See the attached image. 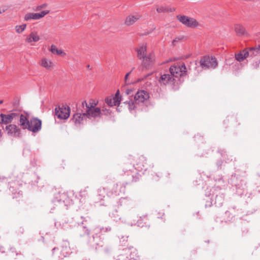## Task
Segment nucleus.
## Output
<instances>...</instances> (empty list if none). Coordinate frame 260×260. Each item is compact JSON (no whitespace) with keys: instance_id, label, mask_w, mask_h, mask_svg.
<instances>
[{"instance_id":"obj_20","label":"nucleus","mask_w":260,"mask_h":260,"mask_svg":"<svg viewBox=\"0 0 260 260\" xmlns=\"http://www.w3.org/2000/svg\"><path fill=\"white\" fill-rule=\"evenodd\" d=\"M141 18V16L139 15H129L126 17L125 20V24L126 25L129 26L133 25L138 20Z\"/></svg>"},{"instance_id":"obj_10","label":"nucleus","mask_w":260,"mask_h":260,"mask_svg":"<svg viewBox=\"0 0 260 260\" xmlns=\"http://www.w3.org/2000/svg\"><path fill=\"white\" fill-rule=\"evenodd\" d=\"M49 13V11L45 10L41 11L40 13H28L26 14L24 17L25 21H29L30 20H38L44 17Z\"/></svg>"},{"instance_id":"obj_46","label":"nucleus","mask_w":260,"mask_h":260,"mask_svg":"<svg viewBox=\"0 0 260 260\" xmlns=\"http://www.w3.org/2000/svg\"><path fill=\"white\" fill-rule=\"evenodd\" d=\"M23 232H24V229H22V228H20V232L21 234H22V233H23Z\"/></svg>"},{"instance_id":"obj_12","label":"nucleus","mask_w":260,"mask_h":260,"mask_svg":"<svg viewBox=\"0 0 260 260\" xmlns=\"http://www.w3.org/2000/svg\"><path fill=\"white\" fill-rule=\"evenodd\" d=\"M2 124H7L12 122L13 121H17L19 119V114L12 113L9 114L2 113Z\"/></svg>"},{"instance_id":"obj_3","label":"nucleus","mask_w":260,"mask_h":260,"mask_svg":"<svg viewBox=\"0 0 260 260\" xmlns=\"http://www.w3.org/2000/svg\"><path fill=\"white\" fill-rule=\"evenodd\" d=\"M200 63V66L203 69H215L218 64L215 57L208 55L202 57Z\"/></svg>"},{"instance_id":"obj_21","label":"nucleus","mask_w":260,"mask_h":260,"mask_svg":"<svg viewBox=\"0 0 260 260\" xmlns=\"http://www.w3.org/2000/svg\"><path fill=\"white\" fill-rule=\"evenodd\" d=\"M147 51V47L146 45L143 44L136 49L137 52V56L140 59H143L146 56V53Z\"/></svg>"},{"instance_id":"obj_16","label":"nucleus","mask_w":260,"mask_h":260,"mask_svg":"<svg viewBox=\"0 0 260 260\" xmlns=\"http://www.w3.org/2000/svg\"><path fill=\"white\" fill-rule=\"evenodd\" d=\"M81 218L83 219V220L78 225L77 233L80 237H84L86 235H89L90 231L86 225H84L83 222L86 221L85 218H83L82 216Z\"/></svg>"},{"instance_id":"obj_27","label":"nucleus","mask_w":260,"mask_h":260,"mask_svg":"<svg viewBox=\"0 0 260 260\" xmlns=\"http://www.w3.org/2000/svg\"><path fill=\"white\" fill-rule=\"evenodd\" d=\"M250 51V57H253L260 54V46L249 49Z\"/></svg>"},{"instance_id":"obj_25","label":"nucleus","mask_w":260,"mask_h":260,"mask_svg":"<svg viewBox=\"0 0 260 260\" xmlns=\"http://www.w3.org/2000/svg\"><path fill=\"white\" fill-rule=\"evenodd\" d=\"M40 40V37L37 34L36 32H31L26 38V41L28 43L31 42H36Z\"/></svg>"},{"instance_id":"obj_50","label":"nucleus","mask_w":260,"mask_h":260,"mask_svg":"<svg viewBox=\"0 0 260 260\" xmlns=\"http://www.w3.org/2000/svg\"><path fill=\"white\" fill-rule=\"evenodd\" d=\"M87 68L89 69L90 68V66L89 65H87Z\"/></svg>"},{"instance_id":"obj_33","label":"nucleus","mask_w":260,"mask_h":260,"mask_svg":"<svg viewBox=\"0 0 260 260\" xmlns=\"http://www.w3.org/2000/svg\"><path fill=\"white\" fill-rule=\"evenodd\" d=\"M224 200V196L222 194L216 196L215 198V203L219 202V204H222Z\"/></svg>"},{"instance_id":"obj_32","label":"nucleus","mask_w":260,"mask_h":260,"mask_svg":"<svg viewBox=\"0 0 260 260\" xmlns=\"http://www.w3.org/2000/svg\"><path fill=\"white\" fill-rule=\"evenodd\" d=\"M111 216L112 218H114V220H118L120 219V216L117 213V211L116 210H115L111 213Z\"/></svg>"},{"instance_id":"obj_41","label":"nucleus","mask_w":260,"mask_h":260,"mask_svg":"<svg viewBox=\"0 0 260 260\" xmlns=\"http://www.w3.org/2000/svg\"><path fill=\"white\" fill-rule=\"evenodd\" d=\"M135 69V68H133L132 70L131 71H130L129 72H128V73H127L125 76V77H124V80H125V83H127V79H128V76L131 74L132 71Z\"/></svg>"},{"instance_id":"obj_42","label":"nucleus","mask_w":260,"mask_h":260,"mask_svg":"<svg viewBox=\"0 0 260 260\" xmlns=\"http://www.w3.org/2000/svg\"><path fill=\"white\" fill-rule=\"evenodd\" d=\"M7 181V179L6 177H5L4 176H0V183L6 182Z\"/></svg>"},{"instance_id":"obj_45","label":"nucleus","mask_w":260,"mask_h":260,"mask_svg":"<svg viewBox=\"0 0 260 260\" xmlns=\"http://www.w3.org/2000/svg\"><path fill=\"white\" fill-rule=\"evenodd\" d=\"M86 190L85 189L82 190L80 191V193L81 194V196H84L85 194Z\"/></svg>"},{"instance_id":"obj_51","label":"nucleus","mask_w":260,"mask_h":260,"mask_svg":"<svg viewBox=\"0 0 260 260\" xmlns=\"http://www.w3.org/2000/svg\"><path fill=\"white\" fill-rule=\"evenodd\" d=\"M3 102V101H0V104H2Z\"/></svg>"},{"instance_id":"obj_28","label":"nucleus","mask_w":260,"mask_h":260,"mask_svg":"<svg viewBox=\"0 0 260 260\" xmlns=\"http://www.w3.org/2000/svg\"><path fill=\"white\" fill-rule=\"evenodd\" d=\"M50 51L52 53L57 55L64 54L61 49H58L57 47L54 45H51Z\"/></svg>"},{"instance_id":"obj_1","label":"nucleus","mask_w":260,"mask_h":260,"mask_svg":"<svg viewBox=\"0 0 260 260\" xmlns=\"http://www.w3.org/2000/svg\"><path fill=\"white\" fill-rule=\"evenodd\" d=\"M149 99V93L145 90H139L136 93L134 100L130 99L128 101L124 102L127 105L129 111L135 110L138 105L144 104Z\"/></svg>"},{"instance_id":"obj_39","label":"nucleus","mask_w":260,"mask_h":260,"mask_svg":"<svg viewBox=\"0 0 260 260\" xmlns=\"http://www.w3.org/2000/svg\"><path fill=\"white\" fill-rule=\"evenodd\" d=\"M140 175L138 173L135 174V176H133V181L134 182L137 181L139 179Z\"/></svg>"},{"instance_id":"obj_7","label":"nucleus","mask_w":260,"mask_h":260,"mask_svg":"<svg viewBox=\"0 0 260 260\" xmlns=\"http://www.w3.org/2000/svg\"><path fill=\"white\" fill-rule=\"evenodd\" d=\"M177 18L184 25L188 27L194 28L199 25V22L195 19L185 15H178Z\"/></svg>"},{"instance_id":"obj_8","label":"nucleus","mask_w":260,"mask_h":260,"mask_svg":"<svg viewBox=\"0 0 260 260\" xmlns=\"http://www.w3.org/2000/svg\"><path fill=\"white\" fill-rule=\"evenodd\" d=\"M55 115L61 119H66L70 116V109L69 107L64 105L58 106L55 109Z\"/></svg>"},{"instance_id":"obj_2","label":"nucleus","mask_w":260,"mask_h":260,"mask_svg":"<svg viewBox=\"0 0 260 260\" xmlns=\"http://www.w3.org/2000/svg\"><path fill=\"white\" fill-rule=\"evenodd\" d=\"M79 112H84L86 118L89 119H95L100 117L102 115V111L99 107H89L86 101L82 102L81 105L77 109Z\"/></svg>"},{"instance_id":"obj_26","label":"nucleus","mask_w":260,"mask_h":260,"mask_svg":"<svg viewBox=\"0 0 260 260\" xmlns=\"http://www.w3.org/2000/svg\"><path fill=\"white\" fill-rule=\"evenodd\" d=\"M41 66L47 70H51L53 67V63L45 58L42 59Z\"/></svg>"},{"instance_id":"obj_35","label":"nucleus","mask_w":260,"mask_h":260,"mask_svg":"<svg viewBox=\"0 0 260 260\" xmlns=\"http://www.w3.org/2000/svg\"><path fill=\"white\" fill-rule=\"evenodd\" d=\"M99 195L101 197H105L106 192L104 188H100L98 190Z\"/></svg>"},{"instance_id":"obj_31","label":"nucleus","mask_w":260,"mask_h":260,"mask_svg":"<svg viewBox=\"0 0 260 260\" xmlns=\"http://www.w3.org/2000/svg\"><path fill=\"white\" fill-rule=\"evenodd\" d=\"M242 53L243 51H242L240 52L239 53L235 54V58L237 61L240 62L242 61L245 59V58L244 57L243 53Z\"/></svg>"},{"instance_id":"obj_19","label":"nucleus","mask_w":260,"mask_h":260,"mask_svg":"<svg viewBox=\"0 0 260 260\" xmlns=\"http://www.w3.org/2000/svg\"><path fill=\"white\" fill-rule=\"evenodd\" d=\"M235 31L238 36H248V33L245 27L241 24H236L234 27Z\"/></svg>"},{"instance_id":"obj_23","label":"nucleus","mask_w":260,"mask_h":260,"mask_svg":"<svg viewBox=\"0 0 260 260\" xmlns=\"http://www.w3.org/2000/svg\"><path fill=\"white\" fill-rule=\"evenodd\" d=\"M148 223V218L147 215H144L139 217L136 224L138 226L143 227L147 226Z\"/></svg>"},{"instance_id":"obj_15","label":"nucleus","mask_w":260,"mask_h":260,"mask_svg":"<svg viewBox=\"0 0 260 260\" xmlns=\"http://www.w3.org/2000/svg\"><path fill=\"white\" fill-rule=\"evenodd\" d=\"M86 118V117L85 115L84 114V112H79L73 115L72 120L75 124L78 126L82 124L84 120Z\"/></svg>"},{"instance_id":"obj_11","label":"nucleus","mask_w":260,"mask_h":260,"mask_svg":"<svg viewBox=\"0 0 260 260\" xmlns=\"http://www.w3.org/2000/svg\"><path fill=\"white\" fill-rule=\"evenodd\" d=\"M5 131L9 136L14 137H19L20 136V130L18 126L15 124H9L6 126Z\"/></svg>"},{"instance_id":"obj_49","label":"nucleus","mask_w":260,"mask_h":260,"mask_svg":"<svg viewBox=\"0 0 260 260\" xmlns=\"http://www.w3.org/2000/svg\"><path fill=\"white\" fill-rule=\"evenodd\" d=\"M2 133L1 129H0V138L2 137Z\"/></svg>"},{"instance_id":"obj_22","label":"nucleus","mask_w":260,"mask_h":260,"mask_svg":"<svg viewBox=\"0 0 260 260\" xmlns=\"http://www.w3.org/2000/svg\"><path fill=\"white\" fill-rule=\"evenodd\" d=\"M19 121V125L23 129H26L28 126L27 125L29 123L30 120H28L26 117L23 114H19L18 120Z\"/></svg>"},{"instance_id":"obj_36","label":"nucleus","mask_w":260,"mask_h":260,"mask_svg":"<svg viewBox=\"0 0 260 260\" xmlns=\"http://www.w3.org/2000/svg\"><path fill=\"white\" fill-rule=\"evenodd\" d=\"M97 104L98 102H96L93 100H90L89 102L88 103H87V106H88L89 107H91V106H92L93 107H96Z\"/></svg>"},{"instance_id":"obj_44","label":"nucleus","mask_w":260,"mask_h":260,"mask_svg":"<svg viewBox=\"0 0 260 260\" xmlns=\"http://www.w3.org/2000/svg\"><path fill=\"white\" fill-rule=\"evenodd\" d=\"M132 92V89H127V90H126L125 91V93L126 94L128 95V94H130L131 93V92Z\"/></svg>"},{"instance_id":"obj_34","label":"nucleus","mask_w":260,"mask_h":260,"mask_svg":"<svg viewBox=\"0 0 260 260\" xmlns=\"http://www.w3.org/2000/svg\"><path fill=\"white\" fill-rule=\"evenodd\" d=\"M116 260H132L128 258V256L126 254H120L118 256Z\"/></svg>"},{"instance_id":"obj_6","label":"nucleus","mask_w":260,"mask_h":260,"mask_svg":"<svg viewBox=\"0 0 260 260\" xmlns=\"http://www.w3.org/2000/svg\"><path fill=\"white\" fill-rule=\"evenodd\" d=\"M169 70L171 75L174 78L183 76L186 73V68L184 63L172 66Z\"/></svg>"},{"instance_id":"obj_17","label":"nucleus","mask_w":260,"mask_h":260,"mask_svg":"<svg viewBox=\"0 0 260 260\" xmlns=\"http://www.w3.org/2000/svg\"><path fill=\"white\" fill-rule=\"evenodd\" d=\"M154 60V56L152 54H150L143 58L142 66L146 69L149 68L152 64Z\"/></svg>"},{"instance_id":"obj_37","label":"nucleus","mask_w":260,"mask_h":260,"mask_svg":"<svg viewBox=\"0 0 260 260\" xmlns=\"http://www.w3.org/2000/svg\"><path fill=\"white\" fill-rule=\"evenodd\" d=\"M243 55H244V57L245 58H247L248 57L250 56V51H249V50H243Z\"/></svg>"},{"instance_id":"obj_14","label":"nucleus","mask_w":260,"mask_h":260,"mask_svg":"<svg viewBox=\"0 0 260 260\" xmlns=\"http://www.w3.org/2000/svg\"><path fill=\"white\" fill-rule=\"evenodd\" d=\"M121 101V96L119 94V91L118 90L115 94V96L108 97L106 99L105 102L106 104L110 107L116 106L120 104Z\"/></svg>"},{"instance_id":"obj_43","label":"nucleus","mask_w":260,"mask_h":260,"mask_svg":"<svg viewBox=\"0 0 260 260\" xmlns=\"http://www.w3.org/2000/svg\"><path fill=\"white\" fill-rule=\"evenodd\" d=\"M46 4H43V5H40V6H38V7H37V10H41V9H43V8H45V7H46Z\"/></svg>"},{"instance_id":"obj_40","label":"nucleus","mask_w":260,"mask_h":260,"mask_svg":"<svg viewBox=\"0 0 260 260\" xmlns=\"http://www.w3.org/2000/svg\"><path fill=\"white\" fill-rule=\"evenodd\" d=\"M182 39V38H180V37H176L175 39H174L172 41V44L173 45H175V43L176 42H178L179 41H180V40H181Z\"/></svg>"},{"instance_id":"obj_5","label":"nucleus","mask_w":260,"mask_h":260,"mask_svg":"<svg viewBox=\"0 0 260 260\" xmlns=\"http://www.w3.org/2000/svg\"><path fill=\"white\" fill-rule=\"evenodd\" d=\"M146 158L143 155H141L137 158L136 160V164L135 166H133L130 167H128L127 164H125L123 167V170L125 172H127L128 171L132 172V169H135L138 171H141L143 170H146Z\"/></svg>"},{"instance_id":"obj_29","label":"nucleus","mask_w":260,"mask_h":260,"mask_svg":"<svg viewBox=\"0 0 260 260\" xmlns=\"http://www.w3.org/2000/svg\"><path fill=\"white\" fill-rule=\"evenodd\" d=\"M156 11L158 13H164L166 12H173L175 11L174 8L168 9V8L164 7H160L156 9Z\"/></svg>"},{"instance_id":"obj_9","label":"nucleus","mask_w":260,"mask_h":260,"mask_svg":"<svg viewBox=\"0 0 260 260\" xmlns=\"http://www.w3.org/2000/svg\"><path fill=\"white\" fill-rule=\"evenodd\" d=\"M27 126L26 129L28 131L33 133H37L41 129L42 121L37 118H32L30 119L29 123Z\"/></svg>"},{"instance_id":"obj_13","label":"nucleus","mask_w":260,"mask_h":260,"mask_svg":"<svg viewBox=\"0 0 260 260\" xmlns=\"http://www.w3.org/2000/svg\"><path fill=\"white\" fill-rule=\"evenodd\" d=\"M111 231V228L110 226H108V227H106V228L103 227V228H95L93 230L94 234L92 235L93 241L94 242V244H92L93 246L94 245H99V236H98V234H99L100 232H101V233L109 232Z\"/></svg>"},{"instance_id":"obj_48","label":"nucleus","mask_w":260,"mask_h":260,"mask_svg":"<svg viewBox=\"0 0 260 260\" xmlns=\"http://www.w3.org/2000/svg\"><path fill=\"white\" fill-rule=\"evenodd\" d=\"M106 113H105V114H109L110 113V112H109V110H106Z\"/></svg>"},{"instance_id":"obj_52","label":"nucleus","mask_w":260,"mask_h":260,"mask_svg":"<svg viewBox=\"0 0 260 260\" xmlns=\"http://www.w3.org/2000/svg\"><path fill=\"white\" fill-rule=\"evenodd\" d=\"M37 260H41V259H37Z\"/></svg>"},{"instance_id":"obj_47","label":"nucleus","mask_w":260,"mask_h":260,"mask_svg":"<svg viewBox=\"0 0 260 260\" xmlns=\"http://www.w3.org/2000/svg\"><path fill=\"white\" fill-rule=\"evenodd\" d=\"M1 116H2V114H0V123L2 124V118H3Z\"/></svg>"},{"instance_id":"obj_30","label":"nucleus","mask_w":260,"mask_h":260,"mask_svg":"<svg viewBox=\"0 0 260 260\" xmlns=\"http://www.w3.org/2000/svg\"><path fill=\"white\" fill-rule=\"evenodd\" d=\"M26 24H23L20 25H16L15 26V30L17 33L21 34L22 32L26 28Z\"/></svg>"},{"instance_id":"obj_18","label":"nucleus","mask_w":260,"mask_h":260,"mask_svg":"<svg viewBox=\"0 0 260 260\" xmlns=\"http://www.w3.org/2000/svg\"><path fill=\"white\" fill-rule=\"evenodd\" d=\"M175 78L171 74H165L161 76L159 82L161 84L167 85L168 84H173Z\"/></svg>"},{"instance_id":"obj_38","label":"nucleus","mask_w":260,"mask_h":260,"mask_svg":"<svg viewBox=\"0 0 260 260\" xmlns=\"http://www.w3.org/2000/svg\"><path fill=\"white\" fill-rule=\"evenodd\" d=\"M8 10V7L6 6H2L0 7V14L5 12Z\"/></svg>"},{"instance_id":"obj_4","label":"nucleus","mask_w":260,"mask_h":260,"mask_svg":"<svg viewBox=\"0 0 260 260\" xmlns=\"http://www.w3.org/2000/svg\"><path fill=\"white\" fill-rule=\"evenodd\" d=\"M69 253L70 248L69 247V243L67 242H64L62 245L54 247L52 249L53 254L60 259L67 256Z\"/></svg>"},{"instance_id":"obj_24","label":"nucleus","mask_w":260,"mask_h":260,"mask_svg":"<svg viewBox=\"0 0 260 260\" xmlns=\"http://www.w3.org/2000/svg\"><path fill=\"white\" fill-rule=\"evenodd\" d=\"M59 203H63L64 205L67 206L70 203V199L67 193L63 192L59 194V199L57 200Z\"/></svg>"}]
</instances>
